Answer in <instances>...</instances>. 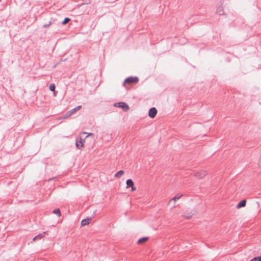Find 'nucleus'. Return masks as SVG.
<instances>
[{
	"label": "nucleus",
	"instance_id": "1",
	"mask_svg": "<svg viewBox=\"0 0 261 261\" xmlns=\"http://www.w3.org/2000/svg\"><path fill=\"white\" fill-rule=\"evenodd\" d=\"M115 107L122 108L124 111H127L129 110L128 106L124 102H119L114 105Z\"/></svg>",
	"mask_w": 261,
	"mask_h": 261
},
{
	"label": "nucleus",
	"instance_id": "2",
	"mask_svg": "<svg viewBox=\"0 0 261 261\" xmlns=\"http://www.w3.org/2000/svg\"><path fill=\"white\" fill-rule=\"evenodd\" d=\"M139 79L137 77H128L127 79H126L124 82V83H128V84H131V83H136L138 82Z\"/></svg>",
	"mask_w": 261,
	"mask_h": 261
},
{
	"label": "nucleus",
	"instance_id": "3",
	"mask_svg": "<svg viewBox=\"0 0 261 261\" xmlns=\"http://www.w3.org/2000/svg\"><path fill=\"white\" fill-rule=\"evenodd\" d=\"M207 173L206 170H201L199 172L196 173L194 174V176L196 178H197L198 179H200V178H202V177H203L204 176H205L207 174Z\"/></svg>",
	"mask_w": 261,
	"mask_h": 261
},
{
	"label": "nucleus",
	"instance_id": "4",
	"mask_svg": "<svg viewBox=\"0 0 261 261\" xmlns=\"http://www.w3.org/2000/svg\"><path fill=\"white\" fill-rule=\"evenodd\" d=\"M126 188H132V191H134L136 190V188L134 186V182L133 181L130 179H128L126 180Z\"/></svg>",
	"mask_w": 261,
	"mask_h": 261
},
{
	"label": "nucleus",
	"instance_id": "5",
	"mask_svg": "<svg viewBox=\"0 0 261 261\" xmlns=\"http://www.w3.org/2000/svg\"><path fill=\"white\" fill-rule=\"evenodd\" d=\"M156 114L157 110L155 108H151L149 109L148 115L150 118H154Z\"/></svg>",
	"mask_w": 261,
	"mask_h": 261
},
{
	"label": "nucleus",
	"instance_id": "6",
	"mask_svg": "<svg viewBox=\"0 0 261 261\" xmlns=\"http://www.w3.org/2000/svg\"><path fill=\"white\" fill-rule=\"evenodd\" d=\"M81 106H77L76 107L70 110V111H69V115H72L73 114H74L76 111H79V110L81 109Z\"/></svg>",
	"mask_w": 261,
	"mask_h": 261
},
{
	"label": "nucleus",
	"instance_id": "7",
	"mask_svg": "<svg viewBox=\"0 0 261 261\" xmlns=\"http://www.w3.org/2000/svg\"><path fill=\"white\" fill-rule=\"evenodd\" d=\"M75 144L76 147L78 149H81V148L84 145V142L82 141L81 138L79 140L76 139Z\"/></svg>",
	"mask_w": 261,
	"mask_h": 261
},
{
	"label": "nucleus",
	"instance_id": "8",
	"mask_svg": "<svg viewBox=\"0 0 261 261\" xmlns=\"http://www.w3.org/2000/svg\"><path fill=\"white\" fill-rule=\"evenodd\" d=\"M182 196L181 194H176L173 198H172L170 201L169 202V204H170L172 201L175 202L176 200L179 199Z\"/></svg>",
	"mask_w": 261,
	"mask_h": 261
},
{
	"label": "nucleus",
	"instance_id": "9",
	"mask_svg": "<svg viewBox=\"0 0 261 261\" xmlns=\"http://www.w3.org/2000/svg\"><path fill=\"white\" fill-rule=\"evenodd\" d=\"M217 13L220 15H223L224 14V10L222 6H220L217 7Z\"/></svg>",
	"mask_w": 261,
	"mask_h": 261
},
{
	"label": "nucleus",
	"instance_id": "10",
	"mask_svg": "<svg viewBox=\"0 0 261 261\" xmlns=\"http://www.w3.org/2000/svg\"><path fill=\"white\" fill-rule=\"evenodd\" d=\"M246 200H243L241 201L237 205V207L240 208L244 207L246 205Z\"/></svg>",
	"mask_w": 261,
	"mask_h": 261
},
{
	"label": "nucleus",
	"instance_id": "11",
	"mask_svg": "<svg viewBox=\"0 0 261 261\" xmlns=\"http://www.w3.org/2000/svg\"><path fill=\"white\" fill-rule=\"evenodd\" d=\"M148 240V237H143L138 240L137 243L138 244H144L146 241H147Z\"/></svg>",
	"mask_w": 261,
	"mask_h": 261
},
{
	"label": "nucleus",
	"instance_id": "12",
	"mask_svg": "<svg viewBox=\"0 0 261 261\" xmlns=\"http://www.w3.org/2000/svg\"><path fill=\"white\" fill-rule=\"evenodd\" d=\"M91 220V218H87L83 219L81 221V225L82 226H85L89 223L90 221Z\"/></svg>",
	"mask_w": 261,
	"mask_h": 261
},
{
	"label": "nucleus",
	"instance_id": "13",
	"mask_svg": "<svg viewBox=\"0 0 261 261\" xmlns=\"http://www.w3.org/2000/svg\"><path fill=\"white\" fill-rule=\"evenodd\" d=\"M45 233H46V232H45V231H44V232H43V233L39 234H38V235L36 236V237H35L33 238V241H35V240H41V239L43 238V234H45Z\"/></svg>",
	"mask_w": 261,
	"mask_h": 261
},
{
	"label": "nucleus",
	"instance_id": "14",
	"mask_svg": "<svg viewBox=\"0 0 261 261\" xmlns=\"http://www.w3.org/2000/svg\"><path fill=\"white\" fill-rule=\"evenodd\" d=\"M124 174V171L123 170H120L117 173H116L114 176L115 178H119L121 176H122Z\"/></svg>",
	"mask_w": 261,
	"mask_h": 261
},
{
	"label": "nucleus",
	"instance_id": "15",
	"mask_svg": "<svg viewBox=\"0 0 261 261\" xmlns=\"http://www.w3.org/2000/svg\"><path fill=\"white\" fill-rule=\"evenodd\" d=\"M53 212L54 214L58 215V216H61V212L59 208L54 210Z\"/></svg>",
	"mask_w": 261,
	"mask_h": 261
},
{
	"label": "nucleus",
	"instance_id": "16",
	"mask_svg": "<svg viewBox=\"0 0 261 261\" xmlns=\"http://www.w3.org/2000/svg\"><path fill=\"white\" fill-rule=\"evenodd\" d=\"M70 18L68 17H66L64 20L62 21V24L63 25L66 24L67 23H68L70 21Z\"/></svg>",
	"mask_w": 261,
	"mask_h": 261
},
{
	"label": "nucleus",
	"instance_id": "17",
	"mask_svg": "<svg viewBox=\"0 0 261 261\" xmlns=\"http://www.w3.org/2000/svg\"><path fill=\"white\" fill-rule=\"evenodd\" d=\"M250 261H261V256H257L251 259Z\"/></svg>",
	"mask_w": 261,
	"mask_h": 261
},
{
	"label": "nucleus",
	"instance_id": "18",
	"mask_svg": "<svg viewBox=\"0 0 261 261\" xmlns=\"http://www.w3.org/2000/svg\"><path fill=\"white\" fill-rule=\"evenodd\" d=\"M55 86L54 84H51L49 86V90L51 91H55Z\"/></svg>",
	"mask_w": 261,
	"mask_h": 261
},
{
	"label": "nucleus",
	"instance_id": "19",
	"mask_svg": "<svg viewBox=\"0 0 261 261\" xmlns=\"http://www.w3.org/2000/svg\"><path fill=\"white\" fill-rule=\"evenodd\" d=\"M70 116H71V115H69V112L68 111L66 114L64 116L63 118L64 119H66V118H67L68 117H69Z\"/></svg>",
	"mask_w": 261,
	"mask_h": 261
},
{
	"label": "nucleus",
	"instance_id": "20",
	"mask_svg": "<svg viewBox=\"0 0 261 261\" xmlns=\"http://www.w3.org/2000/svg\"><path fill=\"white\" fill-rule=\"evenodd\" d=\"M50 24H51V23L50 22L48 24H44L43 27H44V28H47V27H49L50 25Z\"/></svg>",
	"mask_w": 261,
	"mask_h": 261
},
{
	"label": "nucleus",
	"instance_id": "21",
	"mask_svg": "<svg viewBox=\"0 0 261 261\" xmlns=\"http://www.w3.org/2000/svg\"><path fill=\"white\" fill-rule=\"evenodd\" d=\"M191 217V216H185V217L187 218V219H189Z\"/></svg>",
	"mask_w": 261,
	"mask_h": 261
},
{
	"label": "nucleus",
	"instance_id": "22",
	"mask_svg": "<svg viewBox=\"0 0 261 261\" xmlns=\"http://www.w3.org/2000/svg\"><path fill=\"white\" fill-rule=\"evenodd\" d=\"M174 207H175V204H174V205L172 206V208H174Z\"/></svg>",
	"mask_w": 261,
	"mask_h": 261
},
{
	"label": "nucleus",
	"instance_id": "23",
	"mask_svg": "<svg viewBox=\"0 0 261 261\" xmlns=\"http://www.w3.org/2000/svg\"><path fill=\"white\" fill-rule=\"evenodd\" d=\"M90 135H92V134L91 133L89 134V135L86 137H87L88 136H89Z\"/></svg>",
	"mask_w": 261,
	"mask_h": 261
}]
</instances>
